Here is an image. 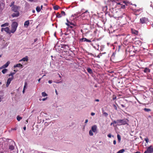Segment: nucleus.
<instances>
[{"instance_id": "10", "label": "nucleus", "mask_w": 153, "mask_h": 153, "mask_svg": "<svg viewBox=\"0 0 153 153\" xmlns=\"http://www.w3.org/2000/svg\"><path fill=\"white\" fill-rule=\"evenodd\" d=\"M67 22L66 23H65V24L67 25L68 26V25H72L73 26H76V24L73 23L72 22L69 21L67 19Z\"/></svg>"}, {"instance_id": "13", "label": "nucleus", "mask_w": 153, "mask_h": 153, "mask_svg": "<svg viewBox=\"0 0 153 153\" xmlns=\"http://www.w3.org/2000/svg\"><path fill=\"white\" fill-rule=\"evenodd\" d=\"M132 33L134 34L137 35L138 34V32L137 30H135L133 29H131Z\"/></svg>"}, {"instance_id": "28", "label": "nucleus", "mask_w": 153, "mask_h": 153, "mask_svg": "<svg viewBox=\"0 0 153 153\" xmlns=\"http://www.w3.org/2000/svg\"><path fill=\"white\" fill-rule=\"evenodd\" d=\"M144 110L146 111H147V112H149V111H151V110L149 109V108H144Z\"/></svg>"}, {"instance_id": "7", "label": "nucleus", "mask_w": 153, "mask_h": 153, "mask_svg": "<svg viewBox=\"0 0 153 153\" xmlns=\"http://www.w3.org/2000/svg\"><path fill=\"white\" fill-rule=\"evenodd\" d=\"M96 132V126L94 125L91 128V129L89 132V134L90 136H93V132Z\"/></svg>"}, {"instance_id": "9", "label": "nucleus", "mask_w": 153, "mask_h": 153, "mask_svg": "<svg viewBox=\"0 0 153 153\" xmlns=\"http://www.w3.org/2000/svg\"><path fill=\"white\" fill-rule=\"evenodd\" d=\"M13 76H11V77H10L8 79L6 85V86L7 87H8V86L9 85L11 81L13 80Z\"/></svg>"}, {"instance_id": "51", "label": "nucleus", "mask_w": 153, "mask_h": 153, "mask_svg": "<svg viewBox=\"0 0 153 153\" xmlns=\"http://www.w3.org/2000/svg\"><path fill=\"white\" fill-rule=\"evenodd\" d=\"M88 122V120H87V119L86 120H85V123H86Z\"/></svg>"}, {"instance_id": "47", "label": "nucleus", "mask_w": 153, "mask_h": 153, "mask_svg": "<svg viewBox=\"0 0 153 153\" xmlns=\"http://www.w3.org/2000/svg\"><path fill=\"white\" fill-rule=\"evenodd\" d=\"M121 105L122 106V107H123V108H125V106L124 105H123V104H121Z\"/></svg>"}, {"instance_id": "27", "label": "nucleus", "mask_w": 153, "mask_h": 153, "mask_svg": "<svg viewBox=\"0 0 153 153\" xmlns=\"http://www.w3.org/2000/svg\"><path fill=\"white\" fill-rule=\"evenodd\" d=\"M42 96L44 97H45V96H47V94L45 92H42Z\"/></svg>"}, {"instance_id": "30", "label": "nucleus", "mask_w": 153, "mask_h": 153, "mask_svg": "<svg viewBox=\"0 0 153 153\" xmlns=\"http://www.w3.org/2000/svg\"><path fill=\"white\" fill-rule=\"evenodd\" d=\"M59 7L58 6L56 5L54 6L53 9L55 10H57L58 9Z\"/></svg>"}, {"instance_id": "35", "label": "nucleus", "mask_w": 153, "mask_h": 153, "mask_svg": "<svg viewBox=\"0 0 153 153\" xmlns=\"http://www.w3.org/2000/svg\"><path fill=\"white\" fill-rule=\"evenodd\" d=\"M136 43L138 44H140V45H141V44H142V43L141 42V41H136Z\"/></svg>"}, {"instance_id": "55", "label": "nucleus", "mask_w": 153, "mask_h": 153, "mask_svg": "<svg viewBox=\"0 0 153 153\" xmlns=\"http://www.w3.org/2000/svg\"><path fill=\"white\" fill-rule=\"evenodd\" d=\"M134 153H141V152L139 151H137L136 152Z\"/></svg>"}, {"instance_id": "60", "label": "nucleus", "mask_w": 153, "mask_h": 153, "mask_svg": "<svg viewBox=\"0 0 153 153\" xmlns=\"http://www.w3.org/2000/svg\"><path fill=\"white\" fill-rule=\"evenodd\" d=\"M32 12L33 13H34L35 12V11L34 10H33L32 11Z\"/></svg>"}, {"instance_id": "26", "label": "nucleus", "mask_w": 153, "mask_h": 153, "mask_svg": "<svg viewBox=\"0 0 153 153\" xmlns=\"http://www.w3.org/2000/svg\"><path fill=\"white\" fill-rule=\"evenodd\" d=\"M7 69H4L2 70V72L3 74H4L7 72Z\"/></svg>"}, {"instance_id": "20", "label": "nucleus", "mask_w": 153, "mask_h": 153, "mask_svg": "<svg viewBox=\"0 0 153 153\" xmlns=\"http://www.w3.org/2000/svg\"><path fill=\"white\" fill-rule=\"evenodd\" d=\"M87 71L90 74H92V70H91V69L90 68H88L87 69Z\"/></svg>"}, {"instance_id": "45", "label": "nucleus", "mask_w": 153, "mask_h": 153, "mask_svg": "<svg viewBox=\"0 0 153 153\" xmlns=\"http://www.w3.org/2000/svg\"><path fill=\"white\" fill-rule=\"evenodd\" d=\"M48 82L49 83L51 84L52 82V81L49 80L48 81Z\"/></svg>"}, {"instance_id": "54", "label": "nucleus", "mask_w": 153, "mask_h": 153, "mask_svg": "<svg viewBox=\"0 0 153 153\" xmlns=\"http://www.w3.org/2000/svg\"><path fill=\"white\" fill-rule=\"evenodd\" d=\"M43 5H42L41 6V7H40V8L41 9H41H42V8H43Z\"/></svg>"}, {"instance_id": "41", "label": "nucleus", "mask_w": 153, "mask_h": 153, "mask_svg": "<svg viewBox=\"0 0 153 153\" xmlns=\"http://www.w3.org/2000/svg\"><path fill=\"white\" fill-rule=\"evenodd\" d=\"M108 137H109V138H111V134H108Z\"/></svg>"}, {"instance_id": "39", "label": "nucleus", "mask_w": 153, "mask_h": 153, "mask_svg": "<svg viewBox=\"0 0 153 153\" xmlns=\"http://www.w3.org/2000/svg\"><path fill=\"white\" fill-rule=\"evenodd\" d=\"M113 106L114 107V108L115 110H117V106L115 105H114V104L113 105Z\"/></svg>"}, {"instance_id": "63", "label": "nucleus", "mask_w": 153, "mask_h": 153, "mask_svg": "<svg viewBox=\"0 0 153 153\" xmlns=\"http://www.w3.org/2000/svg\"><path fill=\"white\" fill-rule=\"evenodd\" d=\"M98 76H100V74H98V75H97V77H98Z\"/></svg>"}, {"instance_id": "15", "label": "nucleus", "mask_w": 153, "mask_h": 153, "mask_svg": "<svg viewBox=\"0 0 153 153\" xmlns=\"http://www.w3.org/2000/svg\"><path fill=\"white\" fill-rule=\"evenodd\" d=\"M28 60V57L27 56H26L25 57H24L23 58L21 59L20 60H19V62H21L22 61H27Z\"/></svg>"}, {"instance_id": "25", "label": "nucleus", "mask_w": 153, "mask_h": 153, "mask_svg": "<svg viewBox=\"0 0 153 153\" xmlns=\"http://www.w3.org/2000/svg\"><path fill=\"white\" fill-rule=\"evenodd\" d=\"M125 150L124 149H121L117 153H123L124 152Z\"/></svg>"}, {"instance_id": "18", "label": "nucleus", "mask_w": 153, "mask_h": 153, "mask_svg": "<svg viewBox=\"0 0 153 153\" xmlns=\"http://www.w3.org/2000/svg\"><path fill=\"white\" fill-rule=\"evenodd\" d=\"M36 10L37 12H39L41 10V9L39 6H38L36 8Z\"/></svg>"}, {"instance_id": "33", "label": "nucleus", "mask_w": 153, "mask_h": 153, "mask_svg": "<svg viewBox=\"0 0 153 153\" xmlns=\"http://www.w3.org/2000/svg\"><path fill=\"white\" fill-rule=\"evenodd\" d=\"M15 74V73L14 72H11L9 75V76H13V75Z\"/></svg>"}, {"instance_id": "19", "label": "nucleus", "mask_w": 153, "mask_h": 153, "mask_svg": "<svg viewBox=\"0 0 153 153\" xmlns=\"http://www.w3.org/2000/svg\"><path fill=\"white\" fill-rule=\"evenodd\" d=\"M68 28H71L73 30H74V29H76V28H75L74 27L75 26H74L73 25H68Z\"/></svg>"}, {"instance_id": "38", "label": "nucleus", "mask_w": 153, "mask_h": 153, "mask_svg": "<svg viewBox=\"0 0 153 153\" xmlns=\"http://www.w3.org/2000/svg\"><path fill=\"white\" fill-rule=\"evenodd\" d=\"M145 140L146 143H148L149 141V139L148 138H145Z\"/></svg>"}, {"instance_id": "8", "label": "nucleus", "mask_w": 153, "mask_h": 153, "mask_svg": "<svg viewBox=\"0 0 153 153\" xmlns=\"http://www.w3.org/2000/svg\"><path fill=\"white\" fill-rule=\"evenodd\" d=\"M61 47L64 48L65 52H67L69 49V46L68 45H62Z\"/></svg>"}, {"instance_id": "56", "label": "nucleus", "mask_w": 153, "mask_h": 153, "mask_svg": "<svg viewBox=\"0 0 153 153\" xmlns=\"http://www.w3.org/2000/svg\"><path fill=\"white\" fill-rule=\"evenodd\" d=\"M23 129H24L25 130H26V127H25H25H24L23 128Z\"/></svg>"}, {"instance_id": "12", "label": "nucleus", "mask_w": 153, "mask_h": 153, "mask_svg": "<svg viewBox=\"0 0 153 153\" xmlns=\"http://www.w3.org/2000/svg\"><path fill=\"white\" fill-rule=\"evenodd\" d=\"M81 41H84V42L86 41L87 42H91V41L90 40H89L87 39L86 38H82L80 39Z\"/></svg>"}, {"instance_id": "2", "label": "nucleus", "mask_w": 153, "mask_h": 153, "mask_svg": "<svg viewBox=\"0 0 153 153\" xmlns=\"http://www.w3.org/2000/svg\"><path fill=\"white\" fill-rule=\"evenodd\" d=\"M128 122L129 120L126 118L122 120H117V125L118 126L125 125H128Z\"/></svg>"}, {"instance_id": "61", "label": "nucleus", "mask_w": 153, "mask_h": 153, "mask_svg": "<svg viewBox=\"0 0 153 153\" xmlns=\"http://www.w3.org/2000/svg\"><path fill=\"white\" fill-rule=\"evenodd\" d=\"M99 99H96V101L97 102H99Z\"/></svg>"}, {"instance_id": "23", "label": "nucleus", "mask_w": 153, "mask_h": 153, "mask_svg": "<svg viewBox=\"0 0 153 153\" xmlns=\"http://www.w3.org/2000/svg\"><path fill=\"white\" fill-rule=\"evenodd\" d=\"M117 139H118L119 142H120L121 141V137L119 134H118L117 135Z\"/></svg>"}, {"instance_id": "21", "label": "nucleus", "mask_w": 153, "mask_h": 153, "mask_svg": "<svg viewBox=\"0 0 153 153\" xmlns=\"http://www.w3.org/2000/svg\"><path fill=\"white\" fill-rule=\"evenodd\" d=\"M118 4L120 5V7L122 8H125V5H123L122 4H121L120 3H119L117 4Z\"/></svg>"}, {"instance_id": "49", "label": "nucleus", "mask_w": 153, "mask_h": 153, "mask_svg": "<svg viewBox=\"0 0 153 153\" xmlns=\"http://www.w3.org/2000/svg\"><path fill=\"white\" fill-rule=\"evenodd\" d=\"M24 85L25 86H27V82H25Z\"/></svg>"}, {"instance_id": "58", "label": "nucleus", "mask_w": 153, "mask_h": 153, "mask_svg": "<svg viewBox=\"0 0 153 153\" xmlns=\"http://www.w3.org/2000/svg\"><path fill=\"white\" fill-rule=\"evenodd\" d=\"M41 78L39 79H38V82H39L40 81V80H41Z\"/></svg>"}, {"instance_id": "6", "label": "nucleus", "mask_w": 153, "mask_h": 153, "mask_svg": "<svg viewBox=\"0 0 153 153\" xmlns=\"http://www.w3.org/2000/svg\"><path fill=\"white\" fill-rule=\"evenodd\" d=\"M152 152H153V147L152 146H151L147 148V150L144 152V153H152Z\"/></svg>"}, {"instance_id": "48", "label": "nucleus", "mask_w": 153, "mask_h": 153, "mask_svg": "<svg viewBox=\"0 0 153 153\" xmlns=\"http://www.w3.org/2000/svg\"><path fill=\"white\" fill-rule=\"evenodd\" d=\"M37 40V38L34 39V42H36Z\"/></svg>"}, {"instance_id": "43", "label": "nucleus", "mask_w": 153, "mask_h": 153, "mask_svg": "<svg viewBox=\"0 0 153 153\" xmlns=\"http://www.w3.org/2000/svg\"><path fill=\"white\" fill-rule=\"evenodd\" d=\"M114 56H115V55L114 54V53H113V54H112V56H111V58H113L114 57Z\"/></svg>"}, {"instance_id": "53", "label": "nucleus", "mask_w": 153, "mask_h": 153, "mask_svg": "<svg viewBox=\"0 0 153 153\" xmlns=\"http://www.w3.org/2000/svg\"><path fill=\"white\" fill-rule=\"evenodd\" d=\"M26 86H24V88H23V89H25V88H26Z\"/></svg>"}, {"instance_id": "62", "label": "nucleus", "mask_w": 153, "mask_h": 153, "mask_svg": "<svg viewBox=\"0 0 153 153\" xmlns=\"http://www.w3.org/2000/svg\"><path fill=\"white\" fill-rule=\"evenodd\" d=\"M114 125L113 124V122L111 123V125Z\"/></svg>"}, {"instance_id": "50", "label": "nucleus", "mask_w": 153, "mask_h": 153, "mask_svg": "<svg viewBox=\"0 0 153 153\" xmlns=\"http://www.w3.org/2000/svg\"><path fill=\"white\" fill-rule=\"evenodd\" d=\"M91 115H92V116H93V115H95V113H93V112H92V113H91Z\"/></svg>"}, {"instance_id": "40", "label": "nucleus", "mask_w": 153, "mask_h": 153, "mask_svg": "<svg viewBox=\"0 0 153 153\" xmlns=\"http://www.w3.org/2000/svg\"><path fill=\"white\" fill-rule=\"evenodd\" d=\"M102 54L101 53H100L99 54H98L97 56V57L98 58H100V56H102Z\"/></svg>"}, {"instance_id": "22", "label": "nucleus", "mask_w": 153, "mask_h": 153, "mask_svg": "<svg viewBox=\"0 0 153 153\" xmlns=\"http://www.w3.org/2000/svg\"><path fill=\"white\" fill-rule=\"evenodd\" d=\"M9 25L8 23H6L4 24H2L1 25V27H5L6 26H8Z\"/></svg>"}, {"instance_id": "46", "label": "nucleus", "mask_w": 153, "mask_h": 153, "mask_svg": "<svg viewBox=\"0 0 153 153\" xmlns=\"http://www.w3.org/2000/svg\"><path fill=\"white\" fill-rule=\"evenodd\" d=\"M47 97H46L45 98H43L42 100L44 101H45L46 99H47Z\"/></svg>"}, {"instance_id": "31", "label": "nucleus", "mask_w": 153, "mask_h": 153, "mask_svg": "<svg viewBox=\"0 0 153 153\" xmlns=\"http://www.w3.org/2000/svg\"><path fill=\"white\" fill-rule=\"evenodd\" d=\"M102 114L103 115H104V116H105L106 117H107L108 115V114L105 112H103Z\"/></svg>"}, {"instance_id": "24", "label": "nucleus", "mask_w": 153, "mask_h": 153, "mask_svg": "<svg viewBox=\"0 0 153 153\" xmlns=\"http://www.w3.org/2000/svg\"><path fill=\"white\" fill-rule=\"evenodd\" d=\"M56 17L60 18L62 17V16L61 14L59 13H57L56 15Z\"/></svg>"}, {"instance_id": "3", "label": "nucleus", "mask_w": 153, "mask_h": 153, "mask_svg": "<svg viewBox=\"0 0 153 153\" xmlns=\"http://www.w3.org/2000/svg\"><path fill=\"white\" fill-rule=\"evenodd\" d=\"M18 26V24L16 22H13L11 25V32L12 33H14L16 31Z\"/></svg>"}, {"instance_id": "14", "label": "nucleus", "mask_w": 153, "mask_h": 153, "mask_svg": "<svg viewBox=\"0 0 153 153\" xmlns=\"http://www.w3.org/2000/svg\"><path fill=\"white\" fill-rule=\"evenodd\" d=\"M14 68L16 67H19V68H23V65L20 63L17 64L16 65H14L13 66Z\"/></svg>"}, {"instance_id": "1", "label": "nucleus", "mask_w": 153, "mask_h": 153, "mask_svg": "<svg viewBox=\"0 0 153 153\" xmlns=\"http://www.w3.org/2000/svg\"><path fill=\"white\" fill-rule=\"evenodd\" d=\"M14 4L15 2L12 1L10 5V7H11V10L14 12V13H12L11 15L13 17H17L19 16V10L20 8V6L14 5Z\"/></svg>"}, {"instance_id": "29", "label": "nucleus", "mask_w": 153, "mask_h": 153, "mask_svg": "<svg viewBox=\"0 0 153 153\" xmlns=\"http://www.w3.org/2000/svg\"><path fill=\"white\" fill-rule=\"evenodd\" d=\"M22 118L21 117H20L19 116H18L17 117V120L18 121H19L22 119Z\"/></svg>"}, {"instance_id": "11", "label": "nucleus", "mask_w": 153, "mask_h": 153, "mask_svg": "<svg viewBox=\"0 0 153 153\" xmlns=\"http://www.w3.org/2000/svg\"><path fill=\"white\" fill-rule=\"evenodd\" d=\"M10 63V62L9 61H8L5 64L0 67V69H2L7 68Z\"/></svg>"}, {"instance_id": "4", "label": "nucleus", "mask_w": 153, "mask_h": 153, "mask_svg": "<svg viewBox=\"0 0 153 153\" xmlns=\"http://www.w3.org/2000/svg\"><path fill=\"white\" fill-rule=\"evenodd\" d=\"M149 21L148 18L145 17H142L140 19V22L142 24L147 23Z\"/></svg>"}, {"instance_id": "57", "label": "nucleus", "mask_w": 153, "mask_h": 153, "mask_svg": "<svg viewBox=\"0 0 153 153\" xmlns=\"http://www.w3.org/2000/svg\"><path fill=\"white\" fill-rule=\"evenodd\" d=\"M25 89H23V91H22V92H23V93H24V92H25Z\"/></svg>"}, {"instance_id": "59", "label": "nucleus", "mask_w": 153, "mask_h": 153, "mask_svg": "<svg viewBox=\"0 0 153 153\" xmlns=\"http://www.w3.org/2000/svg\"><path fill=\"white\" fill-rule=\"evenodd\" d=\"M140 9H138V10H137L136 11H139V10H140Z\"/></svg>"}, {"instance_id": "52", "label": "nucleus", "mask_w": 153, "mask_h": 153, "mask_svg": "<svg viewBox=\"0 0 153 153\" xmlns=\"http://www.w3.org/2000/svg\"><path fill=\"white\" fill-rule=\"evenodd\" d=\"M55 92L56 93V94L58 95V93L57 92L56 89L55 90Z\"/></svg>"}, {"instance_id": "32", "label": "nucleus", "mask_w": 153, "mask_h": 153, "mask_svg": "<svg viewBox=\"0 0 153 153\" xmlns=\"http://www.w3.org/2000/svg\"><path fill=\"white\" fill-rule=\"evenodd\" d=\"M9 149L11 150H13L14 149V147L13 145H10L9 146Z\"/></svg>"}, {"instance_id": "36", "label": "nucleus", "mask_w": 153, "mask_h": 153, "mask_svg": "<svg viewBox=\"0 0 153 153\" xmlns=\"http://www.w3.org/2000/svg\"><path fill=\"white\" fill-rule=\"evenodd\" d=\"M113 124H117V120L116 121L114 120L113 122Z\"/></svg>"}, {"instance_id": "44", "label": "nucleus", "mask_w": 153, "mask_h": 153, "mask_svg": "<svg viewBox=\"0 0 153 153\" xmlns=\"http://www.w3.org/2000/svg\"><path fill=\"white\" fill-rule=\"evenodd\" d=\"M116 141L115 140H114L113 141V144L114 145H115L116 144Z\"/></svg>"}, {"instance_id": "64", "label": "nucleus", "mask_w": 153, "mask_h": 153, "mask_svg": "<svg viewBox=\"0 0 153 153\" xmlns=\"http://www.w3.org/2000/svg\"><path fill=\"white\" fill-rule=\"evenodd\" d=\"M1 56H2L1 55H0V58L1 57Z\"/></svg>"}, {"instance_id": "5", "label": "nucleus", "mask_w": 153, "mask_h": 153, "mask_svg": "<svg viewBox=\"0 0 153 153\" xmlns=\"http://www.w3.org/2000/svg\"><path fill=\"white\" fill-rule=\"evenodd\" d=\"M1 32H3L4 31L5 32L9 34H10L11 33V31L10 30L9 28L8 27L2 28L1 29Z\"/></svg>"}, {"instance_id": "37", "label": "nucleus", "mask_w": 153, "mask_h": 153, "mask_svg": "<svg viewBox=\"0 0 153 153\" xmlns=\"http://www.w3.org/2000/svg\"><path fill=\"white\" fill-rule=\"evenodd\" d=\"M117 98V97L116 96L114 95H113V98H112V99H113V100H115Z\"/></svg>"}, {"instance_id": "34", "label": "nucleus", "mask_w": 153, "mask_h": 153, "mask_svg": "<svg viewBox=\"0 0 153 153\" xmlns=\"http://www.w3.org/2000/svg\"><path fill=\"white\" fill-rule=\"evenodd\" d=\"M61 14L62 15L65 16V12L63 11H62L61 12Z\"/></svg>"}, {"instance_id": "17", "label": "nucleus", "mask_w": 153, "mask_h": 153, "mask_svg": "<svg viewBox=\"0 0 153 153\" xmlns=\"http://www.w3.org/2000/svg\"><path fill=\"white\" fill-rule=\"evenodd\" d=\"M144 72L145 73H147V72H150V70L149 68H145V69L144 70Z\"/></svg>"}, {"instance_id": "42", "label": "nucleus", "mask_w": 153, "mask_h": 153, "mask_svg": "<svg viewBox=\"0 0 153 153\" xmlns=\"http://www.w3.org/2000/svg\"><path fill=\"white\" fill-rule=\"evenodd\" d=\"M3 98V96H0V102L1 101V99Z\"/></svg>"}, {"instance_id": "16", "label": "nucleus", "mask_w": 153, "mask_h": 153, "mask_svg": "<svg viewBox=\"0 0 153 153\" xmlns=\"http://www.w3.org/2000/svg\"><path fill=\"white\" fill-rule=\"evenodd\" d=\"M30 24V22L29 20L26 21L24 23V25L25 26H27V27L29 26Z\"/></svg>"}]
</instances>
